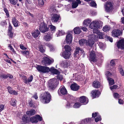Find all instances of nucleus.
<instances>
[{
	"label": "nucleus",
	"instance_id": "obj_1",
	"mask_svg": "<svg viewBox=\"0 0 124 124\" xmlns=\"http://www.w3.org/2000/svg\"><path fill=\"white\" fill-rule=\"evenodd\" d=\"M103 22L97 20L93 21L90 24L89 27L91 29H93V32L97 33L98 32L99 29H100L102 26Z\"/></svg>",
	"mask_w": 124,
	"mask_h": 124
},
{
	"label": "nucleus",
	"instance_id": "obj_2",
	"mask_svg": "<svg viewBox=\"0 0 124 124\" xmlns=\"http://www.w3.org/2000/svg\"><path fill=\"white\" fill-rule=\"evenodd\" d=\"M49 11L51 13L53 14L52 15L51 18L52 22L54 23L57 22L59 20L60 16L59 15L54 14V12H56V9L54 8V6H53L52 8H50Z\"/></svg>",
	"mask_w": 124,
	"mask_h": 124
},
{
	"label": "nucleus",
	"instance_id": "obj_3",
	"mask_svg": "<svg viewBox=\"0 0 124 124\" xmlns=\"http://www.w3.org/2000/svg\"><path fill=\"white\" fill-rule=\"evenodd\" d=\"M51 99V96L49 93L46 92L41 96V100L44 103H46L50 102Z\"/></svg>",
	"mask_w": 124,
	"mask_h": 124
},
{
	"label": "nucleus",
	"instance_id": "obj_4",
	"mask_svg": "<svg viewBox=\"0 0 124 124\" xmlns=\"http://www.w3.org/2000/svg\"><path fill=\"white\" fill-rule=\"evenodd\" d=\"M98 37V36L94 34L90 35L89 36V39L87 42V44L86 45L92 47L94 43V40H96Z\"/></svg>",
	"mask_w": 124,
	"mask_h": 124
},
{
	"label": "nucleus",
	"instance_id": "obj_5",
	"mask_svg": "<svg viewBox=\"0 0 124 124\" xmlns=\"http://www.w3.org/2000/svg\"><path fill=\"white\" fill-rule=\"evenodd\" d=\"M59 83L57 79L55 78H53L50 79L49 81V85L50 89L52 90L54 89L56 87Z\"/></svg>",
	"mask_w": 124,
	"mask_h": 124
},
{
	"label": "nucleus",
	"instance_id": "obj_6",
	"mask_svg": "<svg viewBox=\"0 0 124 124\" xmlns=\"http://www.w3.org/2000/svg\"><path fill=\"white\" fill-rule=\"evenodd\" d=\"M80 54H81V55H83V56L84 57L85 54L84 51L80 47H76L74 54V57L75 58L77 57H78V56Z\"/></svg>",
	"mask_w": 124,
	"mask_h": 124
},
{
	"label": "nucleus",
	"instance_id": "obj_7",
	"mask_svg": "<svg viewBox=\"0 0 124 124\" xmlns=\"http://www.w3.org/2000/svg\"><path fill=\"white\" fill-rule=\"evenodd\" d=\"M36 68L39 71L43 73L48 72L50 71L49 68L48 67L38 65Z\"/></svg>",
	"mask_w": 124,
	"mask_h": 124
},
{
	"label": "nucleus",
	"instance_id": "obj_8",
	"mask_svg": "<svg viewBox=\"0 0 124 124\" xmlns=\"http://www.w3.org/2000/svg\"><path fill=\"white\" fill-rule=\"evenodd\" d=\"M54 62L53 59L50 60L47 57H44L43 58L42 63L43 65L47 66L50 65Z\"/></svg>",
	"mask_w": 124,
	"mask_h": 124
},
{
	"label": "nucleus",
	"instance_id": "obj_9",
	"mask_svg": "<svg viewBox=\"0 0 124 124\" xmlns=\"http://www.w3.org/2000/svg\"><path fill=\"white\" fill-rule=\"evenodd\" d=\"M113 5L110 2H107L105 5V10L107 12H109L112 11L113 9Z\"/></svg>",
	"mask_w": 124,
	"mask_h": 124
},
{
	"label": "nucleus",
	"instance_id": "obj_10",
	"mask_svg": "<svg viewBox=\"0 0 124 124\" xmlns=\"http://www.w3.org/2000/svg\"><path fill=\"white\" fill-rule=\"evenodd\" d=\"M67 93L66 89L63 86H61L58 91V93L59 95H61V94H66Z\"/></svg>",
	"mask_w": 124,
	"mask_h": 124
},
{
	"label": "nucleus",
	"instance_id": "obj_11",
	"mask_svg": "<svg viewBox=\"0 0 124 124\" xmlns=\"http://www.w3.org/2000/svg\"><path fill=\"white\" fill-rule=\"evenodd\" d=\"M39 30L41 32L44 33L48 31V28L47 27L46 25L43 23L40 24Z\"/></svg>",
	"mask_w": 124,
	"mask_h": 124
},
{
	"label": "nucleus",
	"instance_id": "obj_12",
	"mask_svg": "<svg viewBox=\"0 0 124 124\" xmlns=\"http://www.w3.org/2000/svg\"><path fill=\"white\" fill-rule=\"evenodd\" d=\"M116 46L119 49L121 50L124 49V39H122L119 40L117 42Z\"/></svg>",
	"mask_w": 124,
	"mask_h": 124
},
{
	"label": "nucleus",
	"instance_id": "obj_13",
	"mask_svg": "<svg viewBox=\"0 0 124 124\" xmlns=\"http://www.w3.org/2000/svg\"><path fill=\"white\" fill-rule=\"evenodd\" d=\"M79 101L82 104L85 105L88 102V100L87 98L84 96L80 97Z\"/></svg>",
	"mask_w": 124,
	"mask_h": 124
},
{
	"label": "nucleus",
	"instance_id": "obj_14",
	"mask_svg": "<svg viewBox=\"0 0 124 124\" xmlns=\"http://www.w3.org/2000/svg\"><path fill=\"white\" fill-rule=\"evenodd\" d=\"M90 60L91 61L95 62L96 61V56L95 51H91L90 54Z\"/></svg>",
	"mask_w": 124,
	"mask_h": 124
},
{
	"label": "nucleus",
	"instance_id": "obj_15",
	"mask_svg": "<svg viewBox=\"0 0 124 124\" xmlns=\"http://www.w3.org/2000/svg\"><path fill=\"white\" fill-rule=\"evenodd\" d=\"M122 34L121 31L118 29H114L112 31V35L114 37H117Z\"/></svg>",
	"mask_w": 124,
	"mask_h": 124
},
{
	"label": "nucleus",
	"instance_id": "obj_16",
	"mask_svg": "<svg viewBox=\"0 0 124 124\" xmlns=\"http://www.w3.org/2000/svg\"><path fill=\"white\" fill-rule=\"evenodd\" d=\"M60 54L65 59H67L70 58L71 53L70 52L63 51Z\"/></svg>",
	"mask_w": 124,
	"mask_h": 124
},
{
	"label": "nucleus",
	"instance_id": "obj_17",
	"mask_svg": "<svg viewBox=\"0 0 124 124\" xmlns=\"http://www.w3.org/2000/svg\"><path fill=\"white\" fill-rule=\"evenodd\" d=\"M66 42L67 43H70L72 40V35L70 33H68L66 36Z\"/></svg>",
	"mask_w": 124,
	"mask_h": 124
},
{
	"label": "nucleus",
	"instance_id": "obj_18",
	"mask_svg": "<svg viewBox=\"0 0 124 124\" xmlns=\"http://www.w3.org/2000/svg\"><path fill=\"white\" fill-rule=\"evenodd\" d=\"M91 94L93 98L96 97H98L99 95L100 94L99 91H97L96 90L93 91L91 92Z\"/></svg>",
	"mask_w": 124,
	"mask_h": 124
},
{
	"label": "nucleus",
	"instance_id": "obj_19",
	"mask_svg": "<svg viewBox=\"0 0 124 124\" xmlns=\"http://www.w3.org/2000/svg\"><path fill=\"white\" fill-rule=\"evenodd\" d=\"M79 86L76 83L72 84L70 86L71 89L73 91H77L79 88Z\"/></svg>",
	"mask_w": 124,
	"mask_h": 124
},
{
	"label": "nucleus",
	"instance_id": "obj_20",
	"mask_svg": "<svg viewBox=\"0 0 124 124\" xmlns=\"http://www.w3.org/2000/svg\"><path fill=\"white\" fill-rule=\"evenodd\" d=\"M49 70L53 74L58 75L60 73L58 70L54 68L53 67H52L50 69L49 68Z\"/></svg>",
	"mask_w": 124,
	"mask_h": 124
},
{
	"label": "nucleus",
	"instance_id": "obj_21",
	"mask_svg": "<svg viewBox=\"0 0 124 124\" xmlns=\"http://www.w3.org/2000/svg\"><path fill=\"white\" fill-rule=\"evenodd\" d=\"M31 33L34 37L36 38L39 36L40 33L38 30H37L33 31Z\"/></svg>",
	"mask_w": 124,
	"mask_h": 124
},
{
	"label": "nucleus",
	"instance_id": "obj_22",
	"mask_svg": "<svg viewBox=\"0 0 124 124\" xmlns=\"http://www.w3.org/2000/svg\"><path fill=\"white\" fill-rule=\"evenodd\" d=\"M91 20L89 18L85 20L83 22V25L85 26H88L91 22Z\"/></svg>",
	"mask_w": 124,
	"mask_h": 124
},
{
	"label": "nucleus",
	"instance_id": "obj_23",
	"mask_svg": "<svg viewBox=\"0 0 124 124\" xmlns=\"http://www.w3.org/2000/svg\"><path fill=\"white\" fill-rule=\"evenodd\" d=\"M100 84L99 82L98 81H94L93 83V86L95 88L99 87Z\"/></svg>",
	"mask_w": 124,
	"mask_h": 124
},
{
	"label": "nucleus",
	"instance_id": "obj_24",
	"mask_svg": "<svg viewBox=\"0 0 124 124\" xmlns=\"http://www.w3.org/2000/svg\"><path fill=\"white\" fill-rule=\"evenodd\" d=\"M79 42V44L81 46H82L85 44L86 45V44H87V40L84 39L80 40Z\"/></svg>",
	"mask_w": 124,
	"mask_h": 124
},
{
	"label": "nucleus",
	"instance_id": "obj_25",
	"mask_svg": "<svg viewBox=\"0 0 124 124\" xmlns=\"http://www.w3.org/2000/svg\"><path fill=\"white\" fill-rule=\"evenodd\" d=\"M52 36L50 35L47 34L45 35L44 36V39L46 41H49L52 38Z\"/></svg>",
	"mask_w": 124,
	"mask_h": 124
},
{
	"label": "nucleus",
	"instance_id": "obj_26",
	"mask_svg": "<svg viewBox=\"0 0 124 124\" xmlns=\"http://www.w3.org/2000/svg\"><path fill=\"white\" fill-rule=\"evenodd\" d=\"M12 22L14 25L15 27H17L18 26V22L15 18L14 17L12 18Z\"/></svg>",
	"mask_w": 124,
	"mask_h": 124
},
{
	"label": "nucleus",
	"instance_id": "obj_27",
	"mask_svg": "<svg viewBox=\"0 0 124 124\" xmlns=\"http://www.w3.org/2000/svg\"><path fill=\"white\" fill-rule=\"evenodd\" d=\"M81 28L79 27H77L73 29L74 33L76 34H78L81 32Z\"/></svg>",
	"mask_w": 124,
	"mask_h": 124
},
{
	"label": "nucleus",
	"instance_id": "obj_28",
	"mask_svg": "<svg viewBox=\"0 0 124 124\" xmlns=\"http://www.w3.org/2000/svg\"><path fill=\"white\" fill-rule=\"evenodd\" d=\"M36 49L42 53H44L45 51V49L43 48L41 44H39L37 46Z\"/></svg>",
	"mask_w": 124,
	"mask_h": 124
},
{
	"label": "nucleus",
	"instance_id": "obj_29",
	"mask_svg": "<svg viewBox=\"0 0 124 124\" xmlns=\"http://www.w3.org/2000/svg\"><path fill=\"white\" fill-rule=\"evenodd\" d=\"M74 103V102H73L71 101H70V102H68L66 105V107L67 108H69L72 107H73V106Z\"/></svg>",
	"mask_w": 124,
	"mask_h": 124
},
{
	"label": "nucleus",
	"instance_id": "obj_30",
	"mask_svg": "<svg viewBox=\"0 0 124 124\" xmlns=\"http://www.w3.org/2000/svg\"><path fill=\"white\" fill-rule=\"evenodd\" d=\"M36 113L35 110L32 109L30 111H27L26 112V113L29 115L32 116L34 115Z\"/></svg>",
	"mask_w": 124,
	"mask_h": 124
},
{
	"label": "nucleus",
	"instance_id": "obj_31",
	"mask_svg": "<svg viewBox=\"0 0 124 124\" xmlns=\"http://www.w3.org/2000/svg\"><path fill=\"white\" fill-rule=\"evenodd\" d=\"M48 27L50 28L51 31L53 33L55 31L56 28L52 24L49 25L48 26Z\"/></svg>",
	"mask_w": 124,
	"mask_h": 124
},
{
	"label": "nucleus",
	"instance_id": "obj_32",
	"mask_svg": "<svg viewBox=\"0 0 124 124\" xmlns=\"http://www.w3.org/2000/svg\"><path fill=\"white\" fill-rule=\"evenodd\" d=\"M110 29V26L108 25H106L103 27V30L105 32H106L109 31Z\"/></svg>",
	"mask_w": 124,
	"mask_h": 124
},
{
	"label": "nucleus",
	"instance_id": "obj_33",
	"mask_svg": "<svg viewBox=\"0 0 124 124\" xmlns=\"http://www.w3.org/2000/svg\"><path fill=\"white\" fill-rule=\"evenodd\" d=\"M107 80L108 81L110 85H112L114 83V80L110 78H108Z\"/></svg>",
	"mask_w": 124,
	"mask_h": 124
},
{
	"label": "nucleus",
	"instance_id": "obj_34",
	"mask_svg": "<svg viewBox=\"0 0 124 124\" xmlns=\"http://www.w3.org/2000/svg\"><path fill=\"white\" fill-rule=\"evenodd\" d=\"M30 121L32 123H37L38 122V121L37 119L35 116L33 117L30 119Z\"/></svg>",
	"mask_w": 124,
	"mask_h": 124
},
{
	"label": "nucleus",
	"instance_id": "obj_35",
	"mask_svg": "<svg viewBox=\"0 0 124 124\" xmlns=\"http://www.w3.org/2000/svg\"><path fill=\"white\" fill-rule=\"evenodd\" d=\"M64 48L65 49L64 51L70 52L71 50L70 46L68 45H66L64 47Z\"/></svg>",
	"mask_w": 124,
	"mask_h": 124
},
{
	"label": "nucleus",
	"instance_id": "obj_36",
	"mask_svg": "<svg viewBox=\"0 0 124 124\" xmlns=\"http://www.w3.org/2000/svg\"><path fill=\"white\" fill-rule=\"evenodd\" d=\"M69 65L67 62L66 61H63L62 62V66L64 68H67Z\"/></svg>",
	"mask_w": 124,
	"mask_h": 124
},
{
	"label": "nucleus",
	"instance_id": "obj_37",
	"mask_svg": "<svg viewBox=\"0 0 124 124\" xmlns=\"http://www.w3.org/2000/svg\"><path fill=\"white\" fill-rule=\"evenodd\" d=\"M81 105L79 102H76L74 104L73 107L75 108H79Z\"/></svg>",
	"mask_w": 124,
	"mask_h": 124
},
{
	"label": "nucleus",
	"instance_id": "obj_38",
	"mask_svg": "<svg viewBox=\"0 0 124 124\" xmlns=\"http://www.w3.org/2000/svg\"><path fill=\"white\" fill-rule=\"evenodd\" d=\"M78 3L76 1H73L72 3V7L73 8H75L78 6Z\"/></svg>",
	"mask_w": 124,
	"mask_h": 124
},
{
	"label": "nucleus",
	"instance_id": "obj_39",
	"mask_svg": "<svg viewBox=\"0 0 124 124\" xmlns=\"http://www.w3.org/2000/svg\"><path fill=\"white\" fill-rule=\"evenodd\" d=\"M90 6L94 7L95 8H96V4L95 2L94 1H92L90 3Z\"/></svg>",
	"mask_w": 124,
	"mask_h": 124
},
{
	"label": "nucleus",
	"instance_id": "obj_40",
	"mask_svg": "<svg viewBox=\"0 0 124 124\" xmlns=\"http://www.w3.org/2000/svg\"><path fill=\"white\" fill-rule=\"evenodd\" d=\"M46 45L50 48V50L51 51L54 50V49L53 46L50 43L47 44Z\"/></svg>",
	"mask_w": 124,
	"mask_h": 124
},
{
	"label": "nucleus",
	"instance_id": "obj_41",
	"mask_svg": "<svg viewBox=\"0 0 124 124\" xmlns=\"http://www.w3.org/2000/svg\"><path fill=\"white\" fill-rule=\"evenodd\" d=\"M27 117L26 115H24L22 117V120L25 123H27Z\"/></svg>",
	"mask_w": 124,
	"mask_h": 124
},
{
	"label": "nucleus",
	"instance_id": "obj_42",
	"mask_svg": "<svg viewBox=\"0 0 124 124\" xmlns=\"http://www.w3.org/2000/svg\"><path fill=\"white\" fill-rule=\"evenodd\" d=\"M16 100L15 99H13L12 100V102L11 103V104L13 106H16Z\"/></svg>",
	"mask_w": 124,
	"mask_h": 124
},
{
	"label": "nucleus",
	"instance_id": "obj_43",
	"mask_svg": "<svg viewBox=\"0 0 124 124\" xmlns=\"http://www.w3.org/2000/svg\"><path fill=\"white\" fill-rule=\"evenodd\" d=\"M101 116H97L95 119V121L96 122H97L98 121H101Z\"/></svg>",
	"mask_w": 124,
	"mask_h": 124
},
{
	"label": "nucleus",
	"instance_id": "obj_44",
	"mask_svg": "<svg viewBox=\"0 0 124 124\" xmlns=\"http://www.w3.org/2000/svg\"><path fill=\"white\" fill-rule=\"evenodd\" d=\"M11 3L12 4L15 5L17 3L18 0H9Z\"/></svg>",
	"mask_w": 124,
	"mask_h": 124
},
{
	"label": "nucleus",
	"instance_id": "obj_45",
	"mask_svg": "<svg viewBox=\"0 0 124 124\" xmlns=\"http://www.w3.org/2000/svg\"><path fill=\"white\" fill-rule=\"evenodd\" d=\"M4 10L7 16L9 17V14L7 9L6 8H4Z\"/></svg>",
	"mask_w": 124,
	"mask_h": 124
},
{
	"label": "nucleus",
	"instance_id": "obj_46",
	"mask_svg": "<svg viewBox=\"0 0 124 124\" xmlns=\"http://www.w3.org/2000/svg\"><path fill=\"white\" fill-rule=\"evenodd\" d=\"M96 33L97 34H99V37L100 39H101L102 38L103 36L102 33L101 32H100L99 30H98V32Z\"/></svg>",
	"mask_w": 124,
	"mask_h": 124
},
{
	"label": "nucleus",
	"instance_id": "obj_47",
	"mask_svg": "<svg viewBox=\"0 0 124 124\" xmlns=\"http://www.w3.org/2000/svg\"><path fill=\"white\" fill-rule=\"evenodd\" d=\"M114 96L115 98H118L120 97V95L117 93H115L114 94Z\"/></svg>",
	"mask_w": 124,
	"mask_h": 124
},
{
	"label": "nucleus",
	"instance_id": "obj_48",
	"mask_svg": "<svg viewBox=\"0 0 124 124\" xmlns=\"http://www.w3.org/2000/svg\"><path fill=\"white\" fill-rule=\"evenodd\" d=\"M7 89L8 92L11 94L12 93V92L13 90L12 88L10 87H8L7 88Z\"/></svg>",
	"mask_w": 124,
	"mask_h": 124
},
{
	"label": "nucleus",
	"instance_id": "obj_49",
	"mask_svg": "<svg viewBox=\"0 0 124 124\" xmlns=\"http://www.w3.org/2000/svg\"><path fill=\"white\" fill-rule=\"evenodd\" d=\"M105 74L107 77H111L112 75L111 73L108 71H106L105 73Z\"/></svg>",
	"mask_w": 124,
	"mask_h": 124
},
{
	"label": "nucleus",
	"instance_id": "obj_50",
	"mask_svg": "<svg viewBox=\"0 0 124 124\" xmlns=\"http://www.w3.org/2000/svg\"><path fill=\"white\" fill-rule=\"evenodd\" d=\"M8 47L9 48L10 50L13 52L14 53H15V51L14 48L12 47V46L10 44L8 45Z\"/></svg>",
	"mask_w": 124,
	"mask_h": 124
},
{
	"label": "nucleus",
	"instance_id": "obj_51",
	"mask_svg": "<svg viewBox=\"0 0 124 124\" xmlns=\"http://www.w3.org/2000/svg\"><path fill=\"white\" fill-rule=\"evenodd\" d=\"M35 117H36L37 120H38L40 121H41L42 120V118L39 115H37Z\"/></svg>",
	"mask_w": 124,
	"mask_h": 124
},
{
	"label": "nucleus",
	"instance_id": "obj_52",
	"mask_svg": "<svg viewBox=\"0 0 124 124\" xmlns=\"http://www.w3.org/2000/svg\"><path fill=\"white\" fill-rule=\"evenodd\" d=\"M22 54L23 55L25 54L26 55H29V53L28 51L25 50L22 52Z\"/></svg>",
	"mask_w": 124,
	"mask_h": 124
},
{
	"label": "nucleus",
	"instance_id": "obj_53",
	"mask_svg": "<svg viewBox=\"0 0 124 124\" xmlns=\"http://www.w3.org/2000/svg\"><path fill=\"white\" fill-rule=\"evenodd\" d=\"M56 78L57 79L60 80H62L63 78L62 76L61 75H57L56 76Z\"/></svg>",
	"mask_w": 124,
	"mask_h": 124
},
{
	"label": "nucleus",
	"instance_id": "obj_54",
	"mask_svg": "<svg viewBox=\"0 0 124 124\" xmlns=\"http://www.w3.org/2000/svg\"><path fill=\"white\" fill-rule=\"evenodd\" d=\"M120 73L121 75L123 76H124V72L122 69L121 68L119 70Z\"/></svg>",
	"mask_w": 124,
	"mask_h": 124
},
{
	"label": "nucleus",
	"instance_id": "obj_55",
	"mask_svg": "<svg viewBox=\"0 0 124 124\" xmlns=\"http://www.w3.org/2000/svg\"><path fill=\"white\" fill-rule=\"evenodd\" d=\"M33 79V76L32 75L29 78L28 80V83H29L32 81Z\"/></svg>",
	"mask_w": 124,
	"mask_h": 124
},
{
	"label": "nucleus",
	"instance_id": "obj_56",
	"mask_svg": "<svg viewBox=\"0 0 124 124\" xmlns=\"http://www.w3.org/2000/svg\"><path fill=\"white\" fill-rule=\"evenodd\" d=\"M20 48L22 49L25 50L27 49V48L24 47L22 44H20L19 45Z\"/></svg>",
	"mask_w": 124,
	"mask_h": 124
},
{
	"label": "nucleus",
	"instance_id": "obj_57",
	"mask_svg": "<svg viewBox=\"0 0 124 124\" xmlns=\"http://www.w3.org/2000/svg\"><path fill=\"white\" fill-rule=\"evenodd\" d=\"M98 113L97 112H95V113H93L92 114V116L93 117L95 118L96 116H99L98 115Z\"/></svg>",
	"mask_w": 124,
	"mask_h": 124
},
{
	"label": "nucleus",
	"instance_id": "obj_58",
	"mask_svg": "<svg viewBox=\"0 0 124 124\" xmlns=\"http://www.w3.org/2000/svg\"><path fill=\"white\" fill-rule=\"evenodd\" d=\"M12 29V27L11 24L10 23H9V25L8 26V31H11Z\"/></svg>",
	"mask_w": 124,
	"mask_h": 124
},
{
	"label": "nucleus",
	"instance_id": "obj_59",
	"mask_svg": "<svg viewBox=\"0 0 124 124\" xmlns=\"http://www.w3.org/2000/svg\"><path fill=\"white\" fill-rule=\"evenodd\" d=\"M118 87L117 86V85H115L112 86H111L110 87V89L111 90H113L115 89H116Z\"/></svg>",
	"mask_w": 124,
	"mask_h": 124
},
{
	"label": "nucleus",
	"instance_id": "obj_60",
	"mask_svg": "<svg viewBox=\"0 0 124 124\" xmlns=\"http://www.w3.org/2000/svg\"><path fill=\"white\" fill-rule=\"evenodd\" d=\"M4 105H0V112L4 109Z\"/></svg>",
	"mask_w": 124,
	"mask_h": 124
},
{
	"label": "nucleus",
	"instance_id": "obj_61",
	"mask_svg": "<svg viewBox=\"0 0 124 124\" xmlns=\"http://www.w3.org/2000/svg\"><path fill=\"white\" fill-rule=\"evenodd\" d=\"M90 13L93 15H95L97 14V12L93 10H91Z\"/></svg>",
	"mask_w": 124,
	"mask_h": 124
},
{
	"label": "nucleus",
	"instance_id": "obj_62",
	"mask_svg": "<svg viewBox=\"0 0 124 124\" xmlns=\"http://www.w3.org/2000/svg\"><path fill=\"white\" fill-rule=\"evenodd\" d=\"M23 82H24L26 83H28V80L27 79V78L25 77H24L23 78Z\"/></svg>",
	"mask_w": 124,
	"mask_h": 124
},
{
	"label": "nucleus",
	"instance_id": "obj_63",
	"mask_svg": "<svg viewBox=\"0 0 124 124\" xmlns=\"http://www.w3.org/2000/svg\"><path fill=\"white\" fill-rule=\"evenodd\" d=\"M58 33H59V36H61L64 35L65 34V33L62 31H59L58 32Z\"/></svg>",
	"mask_w": 124,
	"mask_h": 124
},
{
	"label": "nucleus",
	"instance_id": "obj_64",
	"mask_svg": "<svg viewBox=\"0 0 124 124\" xmlns=\"http://www.w3.org/2000/svg\"><path fill=\"white\" fill-rule=\"evenodd\" d=\"M12 93H11V94H12L14 95H17V92L15 90H13L12 92Z\"/></svg>",
	"mask_w": 124,
	"mask_h": 124
}]
</instances>
